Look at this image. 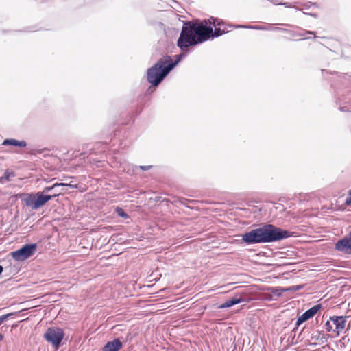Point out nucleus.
I'll return each instance as SVG.
<instances>
[{"label":"nucleus","mask_w":351,"mask_h":351,"mask_svg":"<svg viewBox=\"0 0 351 351\" xmlns=\"http://www.w3.org/2000/svg\"><path fill=\"white\" fill-rule=\"evenodd\" d=\"M335 250L346 254H351V231L335 243Z\"/></svg>","instance_id":"nucleus-7"},{"label":"nucleus","mask_w":351,"mask_h":351,"mask_svg":"<svg viewBox=\"0 0 351 351\" xmlns=\"http://www.w3.org/2000/svg\"><path fill=\"white\" fill-rule=\"evenodd\" d=\"M289 237V232L271 224H267L242 234V241L250 245L278 241Z\"/></svg>","instance_id":"nucleus-2"},{"label":"nucleus","mask_w":351,"mask_h":351,"mask_svg":"<svg viewBox=\"0 0 351 351\" xmlns=\"http://www.w3.org/2000/svg\"><path fill=\"white\" fill-rule=\"evenodd\" d=\"M235 28H246V29H252L256 30H263V31H273L274 30V25L269 24L267 25H236Z\"/></svg>","instance_id":"nucleus-12"},{"label":"nucleus","mask_w":351,"mask_h":351,"mask_svg":"<svg viewBox=\"0 0 351 351\" xmlns=\"http://www.w3.org/2000/svg\"><path fill=\"white\" fill-rule=\"evenodd\" d=\"M345 203L346 205L351 204V189L348 191V197L346 199Z\"/></svg>","instance_id":"nucleus-17"},{"label":"nucleus","mask_w":351,"mask_h":351,"mask_svg":"<svg viewBox=\"0 0 351 351\" xmlns=\"http://www.w3.org/2000/svg\"><path fill=\"white\" fill-rule=\"evenodd\" d=\"M305 34H314V32H306L304 34H298L297 36H303Z\"/></svg>","instance_id":"nucleus-22"},{"label":"nucleus","mask_w":351,"mask_h":351,"mask_svg":"<svg viewBox=\"0 0 351 351\" xmlns=\"http://www.w3.org/2000/svg\"><path fill=\"white\" fill-rule=\"evenodd\" d=\"M122 342L119 339H114L111 341H108L104 346V351H119L122 347Z\"/></svg>","instance_id":"nucleus-11"},{"label":"nucleus","mask_w":351,"mask_h":351,"mask_svg":"<svg viewBox=\"0 0 351 351\" xmlns=\"http://www.w3.org/2000/svg\"><path fill=\"white\" fill-rule=\"evenodd\" d=\"M16 313H10L5 315H3L2 316H0V325L5 320H7L9 317L14 315Z\"/></svg>","instance_id":"nucleus-16"},{"label":"nucleus","mask_w":351,"mask_h":351,"mask_svg":"<svg viewBox=\"0 0 351 351\" xmlns=\"http://www.w3.org/2000/svg\"><path fill=\"white\" fill-rule=\"evenodd\" d=\"M271 1L274 4H276V5L278 4V3L276 1H275L271 0Z\"/></svg>","instance_id":"nucleus-24"},{"label":"nucleus","mask_w":351,"mask_h":351,"mask_svg":"<svg viewBox=\"0 0 351 351\" xmlns=\"http://www.w3.org/2000/svg\"><path fill=\"white\" fill-rule=\"evenodd\" d=\"M244 300L241 298H232L231 300H227L226 302H225L224 303H223L222 304L220 305L219 308H229V307H231L235 304H239L242 302H243Z\"/></svg>","instance_id":"nucleus-14"},{"label":"nucleus","mask_w":351,"mask_h":351,"mask_svg":"<svg viewBox=\"0 0 351 351\" xmlns=\"http://www.w3.org/2000/svg\"><path fill=\"white\" fill-rule=\"evenodd\" d=\"M66 187H69L71 189H76L77 184H72L71 183H56L53 184L51 186H46L43 189V193H48L52 191H54V194L58 193V191H62V193L66 191Z\"/></svg>","instance_id":"nucleus-9"},{"label":"nucleus","mask_w":351,"mask_h":351,"mask_svg":"<svg viewBox=\"0 0 351 351\" xmlns=\"http://www.w3.org/2000/svg\"><path fill=\"white\" fill-rule=\"evenodd\" d=\"M117 213H118V215H120V216H121V217H128V215H127L124 213V211H123V210H121V209H119V210H117Z\"/></svg>","instance_id":"nucleus-19"},{"label":"nucleus","mask_w":351,"mask_h":351,"mask_svg":"<svg viewBox=\"0 0 351 351\" xmlns=\"http://www.w3.org/2000/svg\"><path fill=\"white\" fill-rule=\"evenodd\" d=\"M64 336L63 330L58 327L49 328L44 335L45 340L56 348L60 346Z\"/></svg>","instance_id":"nucleus-5"},{"label":"nucleus","mask_w":351,"mask_h":351,"mask_svg":"<svg viewBox=\"0 0 351 351\" xmlns=\"http://www.w3.org/2000/svg\"><path fill=\"white\" fill-rule=\"evenodd\" d=\"M213 25L214 27L219 26L221 21L217 19L211 17L208 20L202 22L187 21L184 23L177 45L182 51L189 47L202 43L210 37H218L224 34L223 30L220 28H215L213 31L211 27L208 25Z\"/></svg>","instance_id":"nucleus-1"},{"label":"nucleus","mask_w":351,"mask_h":351,"mask_svg":"<svg viewBox=\"0 0 351 351\" xmlns=\"http://www.w3.org/2000/svg\"><path fill=\"white\" fill-rule=\"evenodd\" d=\"M325 326H326V329L328 332H330L332 330V327L329 321L326 322V323L325 324Z\"/></svg>","instance_id":"nucleus-18"},{"label":"nucleus","mask_w":351,"mask_h":351,"mask_svg":"<svg viewBox=\"0 0 351 351\" xmlns=\"http://www.w3.org/2000/svg\"><path fill=\"white\" fill-rule=\"evenodd\" d=\"M14 177V173L12 171H10L7 170L5 171L3 176L1 177V180H10L12 178Z\"/></svg>","instance_id":"nucleus-15"},{"label":"nucleus","mask_w":351,"mask_h":351,"mask_svg":"<svg viewBox=\"0 0 351 351\" xmlns=\"http://www.w3.org/2000/svg\"><path fill=\"white\" fill-rule=\"evenodd\" d=\"M62 193V191L53 195H45L43 193L38 192L36 194H25L23 198L27 206L31 207L32 210H37L41 206H44L47 202L51 200L53 197H56Z\"/></svg>","instance_id":"nucleus-4"},{"label":"nucleus","mask_w":351,"mask_h":351,"mask_svg":"<svg viewBox=\"0 0 351 351\" xmlns=\"http://www.w3.org/2000/svg\"><path fill=\"white\" fill-rule=\"evenodd\" d=\"M3 268L1 265H0V274L3 272Z\"/></svg>","instance_id":"nucleus-23"},{"label":"nucleus","mask_w":351,"mask_h":351,"mask_svg":"<svg viewBox=\"0 0 351 351\" xmlns=\"http://www.w3.org/2000/svg\"><path fill=\"white\" fill-rule=\"evenodd\" d=\"M330 320L335 326L334 332L339 336L340 333L345 329L346 323V317L334 316L330 317Z\"/></svg>","instance_id":"nucleus-10"},{"label":"nucleus","mask_w":351,"mask_h":351,"mask_svg":"<svg viewBox=\"0 0 351 351\" xmlns=\"http://www.w3.org/2000/svg\"><path fill=\"white\" fill-rule=\"evenodd\" d=\"M321 304H316L311 307L310 309L305 311L298 318L296 321V325L300 326L303 322L314 317L315 314L321 309Z\"/></svg>","instance_id":"nucleus-8"},{"label":"nucleus","mask_w":351,"mask_h":351,"mask_svg":"<svg viewBox=\"0 0 351 351\" xmlns=\"http://www.w3.org/2000/svg\"><path fill=\"white\" fill-rule=\"evenodd\" d=\"M274 31H278V32H288V30L286 29H283V28H280V27H274Z\"/></svg>","instance_id":"nucleus-21"},{"label":"nucleus","mask_w":351,"mask_h":351,"mask_svg":"<svg viewBox=\"0 0 351 351\" xmlns=\"http://www.w3.org/2000/svg\"><path fill=\"white\" fill-rule=\"evenodd\" d=\"M152 166L150 165H145V166H139V168L143 171H147L149 170Z\"/></svg>","instance_id":"nucleus-20"},{"label":"nucleus","mask_w":351,"mask_h":351,"mask_svg":"<svg viewBox=\"0 0 351 351\" xmlns=\"http://www.w3.org/2000/svg\"><path fill=\"white\" fill-rule=\"evenodd\" d=\"M3 145H13L17 146L20 147H25L27 145V143L25 141H18L16 139H5L3 142Z\"/></svg>","instance_id":"nucleus-13"},{"label":"nucleus","mask_w":351,"mask_h":351,"mask_svg":"<svg viewBox=\"0 0 351 351\" xmlns=\"http://www.w3.org/2000/svg\"><path fill=\"white\" fill-rule=\"evenodd\" d=\"M36 251V244H27L18 250L12 252V258L17 261H24L32 256Z\"/></svg>","instance_id":"nucleus-6"},{"label":"nucleus","mask_w":351,"mask_h":351,"mask_svg":"<svg viewBox=\"0 0 351 351\" xmlns=\"http://www.w3.org/2000/svg\"><path fill=\"white\" fill-rule=\"evenodd\" d=\"M182 55L177 56L175 62L169 56L160 58L154 66L147 69V79L154 86H158L169 73L179 63Z\"/></svg>","instance_id":"nucleus-3"},{"label":"nucleus","mask_w":351,"mask_h":351,"mask_svg":"<svg viewBox=\"0 0 351 351\" xmlns=\"http://www.w3.org/2000/svg\"><path fill=\"white\" fill-rule=\"evenodd\" d=\"M3 336L0 333V341L3 339Z\"/></svg>","instance_id":"nucleus-25"}]
</instances>
